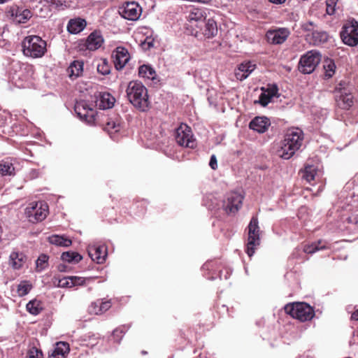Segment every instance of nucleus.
I'll return each instance as SVG.
<instances>
[{"instance_id": "obj_21", "label": "nucleus", "mask_w": 358, "mask_h": 358, "mask_svg": "<svg viewBox=\"0 0 358 358\" xmlns=\"http://www.w3.org/2000/svg\"><path fill=\"white\" fill-rule=\"evenodd\" d=\"M70 351L69 343L66 342H58L56 343L52 352L48 358H66Z\"/></svg>"}, {"instance_id": "obj_51", "label": "nucleus", "mask_w": 358, "mask_h": 358, "mask_svg": "<svg viewBox=\"0 0 358 358\" xmlns=\"http://www.w3.org/2000/svg\"><path fill=\"white\" fill-rule=\"evenodd\" d=\"M52 5H55L56 7H59L63 5V0H51L50 1Z\"/></svg>"}, {"instance_id": "obj_40", "label": "nucleus", "mask_w": 358, "mask_h": 358, "mask_svg": "<svg viewBox=\"0 0 358 358\" xmlns=\"http://www.w3.org/2000/svg\"><path fill=\"white\" fill-rule=\"evenodd\" d=\"M316 173V169L313 166L308 165L304 169L303 178L308 182H310L314 180Z\"/></svg>"}, {"instance_id": "obj_2", "label": "nucleus", "mask_w": 358, "mask_h": 358, "mask_svg": "<svg viewBox=\"0 0 358 358\" xmlns=\"http://www.w3.org/2000/svg\"><path fill=\"white\" fill-rule=\"evenodd\" d=\"M303 139V131L296 128L287 131L279 151L280 156L285 159H289L301 146Z\"/></svg>"}, {"instance_id": "obj_18", "label": "nucleus", "mask_w": 358, "mask_h": 358, "mask_svg": "<svg viewBox=\"0 0 358 358\" xmlns=\"http://www.w3.org/2000/svg\"><path fill=\"white\" fill-rule=\"evenodd\" d=\"M111 306L110 299H99L91 303L90 311L95 315H101L109 310Z\"/></svg>"}, {"instance_id": "obj_30", "label": "nucleus", "mask_w": 358, "mask_h": 358, "mask_svg": "<svg viewBox=\"0 0 358 358\" xmlns=\"http://www.w3.org/2000/svg\"><path fill=\"white\" fill-rule=\"evenodd\" d=\"M327 248V247L325 243L322 241L320 240L317 242L312 243L311 244L304 245L303 250L305 253L313 254L318 250Z\"/></svg>"}, {"instance_id": "obj_19", "label": "nucleus", "mask_w": 358, "mask_h": 358, "mask_svg": "<svg viewBox=\"0 0 358 358\" xmlns=\"http://www.w3.org/2000/svg\"><path fill=\"white\" fill-rule=\"evenodd\" d=\"M256 65L250 62H243L235 71V76L241 81L245 80L255 69Z\"/></svg>"}, {"instance_id": "obj_48", "label": "nucleus", "mask_w": 358, "mask_h": 358, "mask_svg": "<svg viewBox=\"0 0 358 358\" xmlns=\"http://www.w3.org/2000/svg\"><path fill=\"white\" fill-rule=\"evenodd\" d=\"M124 334V331L123 328H117L113 331V336L115 339L120 341L122 338Z\"/></svg>"}, {"instance_id": "obj_46", "label": "nucleus", "mask_w": 358, "mask_h": 358, "mask_svg": "<svg viewBox=\"0 0 358 358\" xmlns=\"http://www.w3.org/2000/svg\"><path fill=\"white\" fill-rule=\"evenodd\" d=\"M264 91L271 97L273 98L275 96L278 92V88L277 85H273L272 86H270L266 90L264 89Z\"/></svg>"}, {"instance_id": "obj_26", "label": "nucleus", "mask_w": 358, "mask_h": 358, "mask_svg": "<svg viewBox=\"0 0 358 358\" xmlns=\"http://www.w3.org/2000/svg\"><path fill=\"white\" fill-rule=\"evenodd\" d=\"M115 98L109 93H103L99 96V107L101 109H108L113 106L115 103Z\"/></svg>"}, {"instance_id": "obj_4", "label": "nucleus", "mask_w": 358, "mask_h": 358, "mask_svg": "<svg viewBox=\"0 0 358 358\" xmlns=\"http://www.w3.org/2000/svg\"><path fill=\"white\" fill-rule=\"evenodd\" d=\"M284 310L287 314L301 322L309 321L315 316L313 308L304 302L287 303L285 306Z\"/></svg>"}, {"instance_id": "obj_7", "label": "nucleus", "mask_w": 358, "mask_h": 358, "mask_svg": "<svg viewBox=\"0 0 358 358\" xmlns=\"http://www.w3.org/2000/svg\"><path fill=\"white\" fill-rule=\"evenodd\" d=\"M345 85V83H340L334 93L337 106L341 109L349 110L354 103L353 96Z\"/></svg>"}, {"instance_id": "obj_49", "label": "nucleus", "mask_w": 358, "mask_h": 358, "mask_svg": "<svg viewBox=\"0 0 358 358\" xmlns=\"http://www.w3.org/2000/svg\"><path fill=\"white\" fill-rule=\"evenodd\" d=\"M71 281L73 282V287L77 285H82L85 283V279L82 277L71 276Z\"/></svg>"}, {"instance_id": "obj_27", "label": "nucleus", "mask_w": 358, "mask_h": 358, "mask_svg": "<svg viewBox=\"0 0 358 358\" xmlns=\"http://www.w3.org/2000/svg\"><path fill=\"white\" fill-rule=\"evenodd\" d=\"M206 18V12L201 8L198 7H192L188 14L187 20L189 22L195 21H202Z\"/></svg>"}, {"instance_id": "obj_41", "label": "nucleus", "mask_w": 358, "mask_h": 358, "mask_svg": "<svg viewBox=\"0 0 358 358\" xmlns=\"http://www.w3.org/2000/svg\"><path fill=\"white\" fill-rule=\"evenodd\" d=\"M48 256L44 254L41 255L36 260V270L41 271L44 270L48 265Z\"/></svg>"}, {"instance_id": "obj_32", "label": "nucleus", "mask_w": 358, "mask_h": 358, "mask_svg": "<svg viewBox=\"0 0 358 358\" xmlns=\"http://www.w3.org/2000/svg\"><path fill=\"white\" fill-rule=\"evenodd\" d=\"M49 241L51 244L63 247H69L72 243L71 239L59 235H52L50 236Z\"/></svg>"}, {"instance_id": "obj_44", "label": "nucleus", "mask_w": 358, "mask_h": 358, "mask_svg": "<svg viewBox=\"0 0 358 358\" xmlns=\"http://www.w3.org/2000/svg\"><path fill=\"white\" fill-rule=\"evenodd\" d=\"M59 287H73V282L71 281V276L65 277L59 280Z\"/></svg>"}, {"instance_id": "obj_13", "label": "nucleus", "mask_w": 358, "mask_h": 358, "mask_svg": "<svg viewBox=\"0 0 358 358\" xmlns=\"http://www.w3.org/2000/svg\"><path fill=\"white\" fill-rule=\"evenodd\" d=\"M120 15L128 20H137L141 15L142 8L139 4L135 1L126 2L119 8Z\"/></svg>"}, {"instance_id": "obj_16", "label": "nucleus", "mask_w": 358, "mask_h": 358, "mask_svg": "<svg viewBox=\"0 0 358 358\" xmlns=\"http://www.w3.org/2000/svg\"><path fill=\"white\" fill-rule=\"evenodd\" d=\"M103 41V38L101 33L94 31L87 36L84 45L87 50L94 51L102 45Z\"/></svg>"}, {"instance_id": "obj_50", "label": "nucleus", "mask_w": 358, "mask_h": 358, "mask_svg": "<svg viewBox=\"0 0 358 358\" xmlns=\"http://www.w3.org/2000/svg\"><path fill=\"white\" fill-rule=\"evenodd\" d=\"M209 166L213 170H216L217 169V158H216L215 155H213L210 157Z\"/></svg>"}, {"instance_id": "obj_14", "label": "nucleus", "mask_w": 358, "mask_h": 358, "mask_svg": "<svg viewBox=\"0 0 358 358\" xmlns=\"http://www.w3.org/2000/svg\"><path fill=\"white\" fill-rule=\"evenodd\" d=\"M290 31L287 28H279L277 29L268 30L266 37L269 43L280 45L283 43L289 37Z\"/></svg>"}, {"instance_id": "obj_29", "label": "nucleus", "mask_w": 358, "mask_h": 358, "mask_svg": "<svg viewBox=\"0 0 358 358\" xmlns=\"http://www.w3.org/2000/svg\"><path fill=\"white\" fill-rule=\"evenodd\" d=\"M217 33L216 22L213 19H208L206 23L203 34L206 38H213Z\"/></svg>"}, {"instance_id": "obj_53", "label": "nucleus", "mask_w": 358, "mask_h": 358, "mask_svg": "<svg viewBox=\"0 0 358 358\" xmlns=\"http://www.w3.org/2000/svg\"><path fill=\"white\" fill-rule=\"evenodd\" d=\"M212 0H192V2H197L203 4H209Z\"/></svg>"}, {"instance_id": "obj_36", "label": "nucleus", "mask_w": 358, "mask_h": 358, "mask_svg": "<svg viewBox=\"0 0 358 358\" xmlns=\"http://www.w3.org/2000/svg\"><path fill=\"white\" fill-rule=\"evenodd\" d=\"M61 258L69 263H78L82 259V256L78 252L69 251L63 252Z\"/></svg>"}, {"instance_id": "obj_35", "label": "nucleus", "mask_w": 358, "mask_h": 358, "mask_svg": "<svg viewBox=\"0 0 358 358\" xmlns=\"http://www.w3.org/2000/svg\"><path fill=\"white\" fill-rule=\"evenodd\" d=\"M121 124L118 120L108 118L104 125V129L108 133H115L120 131Z\"/></svg>"}, {"instance_id": "obj_38", "label": "nucleus", "mask_w": 358, "mask_h": 358, "mask_svg": "<svg viewBox=\"0 0 358 358\" xmlns=\"http://www.w3.org/2000/svg\"><path fill=\"white\" fill-rule=\"evenodd\" d=\"M32 289V284L28 280L21 281L17 287V293L19 296L27 295Z\"/></svg>"}, {"instance_id": "obj_34", "label": "nucleus", "mask_w": 358, "mask_h": 358, "mask_svg": "<svg viewBox=\"0 0 358 358\" xmlns=\"http://www.w3.org/2000/svg\"><path fill=\"white\" fill-rule=\"evenodd\" d=\"M26 308L27 311L34 315H38L43 310L41 301L37 299H34L29 301L26 306Z\"/></svg>"}, {"instance_id": "obj_12", "label": "nucleus", "mask_w": 358, "mask_h": 358, "mask_svg": "<svg viewBox=\"0 0 358 358\" xmlns=\"http://www.w3.org/2000/svg\"><path fill=\"white\" fill-rule=\"evenodd\" d=\"M243 196L236 192H231L226 195L222 207L227 213H236L242 206Z\"/></svg>"}, {"instance_id": "obj_37", "label": "nucleus", "mask_w": 358, "mask_h": 358, "mask_svg": "<svg viewBox=\"0 0 358 358\" xmlns=\"http://www.w3.org/2000/svg\"><path fill=\"white\" fill-rule=\"evenodd\" d=\"M96 69L99 73L106 76L110 73L111 66L106 59H101L99 60Z\"/></svg>"}, {"instance_id": "obj_9", "label": "nucleus", "mask_w": 358, "mask_h": 358, "mask_svg": "<svg viewBox=\"0 0 358 358\" xmlns=\"http://www.w3.org/2000/svg\"><path fill=\"white\" fill-rule=\"evenodd\" d=\"M320 55L319 52L310 50L302 55L299 63V70L300 72L308 74L311 73L320 62Z\"/></svg>"}, {"instance_id": "obj_43", "label": "nucleus", "mask_w": 358, "mask_h": 358, "mask_svg": "<svg viewBox=\"0 0 358 358\" xmlns=\"http://www.w3.org/2000/svg\"><path fill=\"white\" fill-rule=\"evenodd\" d=\"M338 0H326V12L328 15H333L336 10Z\"/></svg>"}, {"instance_id": "obj_45", "label": "nucleus", "mask_w": 358, "mask_h": 358, "mask_svg": "<svg viewBox=\"0 0 358 358\" xmlns=\"http://www.w3.org/2000/svg\"><path fill=\"white\" fill-rule=\"evenodd\" d=\"M29 358H43V353L36 348H32L28 353Z\"/></svg>"}, {"instance_id": "obj_10", "label": "nucleus", "mask_w": 358, "mask_h": 358, "mask_svg": "<svg viewBox=\"0 0 358 358\" xmlns=\"http://www.w3.org/2000/svg\"><path fill=\"white\" fill-rule=\"evenodd\" d=\"M74 110L80 120L85 121L90 124L94 123L96 110L86 101L80 100L76 101L74 106Z\"/></svg>"}, {"instance_id": "obj_6", "label": "nucleus", "mask_w": 358, "mask_h": 358, "mask_svg": "<svg viewBox=\"0 0 358 358\" xmlns=\"http://www.w3.org/2000/svg\"><path fill=\"white\" fill-rule=\"evenodd\" d=\"M49 213V207L44 201L32 202L25 209L29 221L36 223L44 220Z\"/></svg>"}, {"instance_id": "obj_5", "label": "nucleus", "mask_w": 358, "mask_h": 358, "mask_svg": "<svg viewBox=\"0 0 358 358\" xmlns=\"http://www.w3.org/2000/svg\"><path fill=\"white\" fill-rule=\"evenodd\" d=\"M248 228V243L245 252L251 257L255 252L257 246L260 245V228L257 216H252Z\"/></svg>"}, {"instance_id": "obj_56", "label": "nucleus", "mask_w": 358, "mask_h": 358, "mask_svg": "<svg viewBox=\"0 0 358 358\" xmlns=\"http://www.w3.org/2000/svg\"><path fill=\"white\" fill-rule=\"evenodd\" d=\"M8 0H0V3H3L6 2Z\"/></svg>"}, {"instance_id": "obj_23", "label": "nucleus", "mask_w": 358, "mask_h": 358, "mask_svg": "<svg viewBox=\"0 0 358 358\" xmlns=\"http://www.w3.org/2000/svg\"><path fill=\"white\" fill-rule=\"evenodd\" d=\"M306 37L310 44L319 45L327 42L329 36L326 31H315L312 32L311 35L308 34Z\"/></svg>"}, {"instance_id": "obj_42", "label": "nucleus", "mask_w": 358, "mask_h": 358, "mask_svg": "<svg viewBox=\"0 0 358 358\" xmlns=\"http://www.w3.org/2000/svg\"><path fill=\"white\" fill-rule=\"evenodd\" d=\"M262 90L263 92L259 95L258 101L255 103H259L261 106L265 107L271 102L272 98L264 91V87H262Z\"/></svg>"}, {"instance_id": "obj_22", "label": "nucleus", "mask_w": 358, "mask_h": 358, "mask_svg": "<svg viewBox=\"0 0 358 358\" xmlns=\"http://www.w3.org/2000/svg\"><path fill=\"white\" fill-rule=\"evenodd\" d=\"M87 22L83 18L71 19L67 24V30L71 34H78L85 28Z\"/></svg>"}, {"instance_id": "obj_1", "label": "nucleus", "mask_w": 358, "mask_h": 358, "mask_svg": "<svg viewBox=\"0 0 358 358\" xmlns=\"http://www.w3.org/2000/svg\"><path fill=\"white\" fill-rule=\"evenodd\" d=\"M127 97L129 102L138 110L147 111L150 108L148 90L142 83L131 80L126 89Z\"/></svg>"}, {"instance_id": "obj_17", "label": "nucleus", "mask_w": 358, "mask_h": 358, "mask_svg": "<svg viewBox=\"0 0 358 358\" xmlns=\"http://www.w3.org/2000/svg\"><path fill=\"white\" fill-rule=\"evenodd\" d=\"M88 255L92 259L98 264H102L105 262L107 256L106 248L101 245H91L89 246Z\"/></svg>"}, {"instance_id": "obj_20", "label": "nucleus", "mask_w": 358, "mask_h": 358, "mask_svg": "<svg viewBox=\"0 0 358 358\" xmlns=\"http://www.w3.org/2000/svg\"><path fill=\"white\" fill-rule=\"evenodd\" d=\"M269 119L266 117H256L249 124L250 129L258 133H264L270 126Z\"/></svg>"}, {"instance_id": "obj_39", "label": "nucleus", "mask_w": 358, "mask_h": 358, "mask_svg": "<svg viewBox=\"0 0 358 358\" xmlns=\"http://www.w3.org/2000/svg\"><path fill=\"white\" fill-rule=\"evenodd\" d=\"M324 75L327 78H331L335 73L336 65L332 59L326 60L324 64Z\"/></svg>"}, {"instance_id": "obj_11", "label": "nucleus", "mask_w": 358, "mask_h": 358, "mask_svg": "<svg viewBox=\"0 0 358 358\" xmlns=\"http://www.w3.org/2000/svg\"><path fill=\"white\" fill-rule=\"evenodd\" d=\"M176 141L178 145L193 148L195 141L191 128L186 124H181L176 130Z\"/></svg>"}, {"instance_id": "obj_54", "label": "nucleus", "mask_w": 358, "mask_h": 358, "mask_svg": "<svg viewBox=\"0 0 358 358\" xmlns=\"http://www.w3.org/2000/svg\"><path fill=\"white\" fill-rule=\"evenodd\" d=\"M351 320L358 321V309L352 313Z\"/></svg>"}, {"instance_id": "obj_52", "label": "nucleus", "mask_w": 358, "mask_h": 358, "mask_svg": "<svg viewBox=\"0 0 358 358\" xmlns=\"http://www.w3.org/2000/svg\"><path fill=\"white\" fill-rule=\"evenodd\" d=\"M30 175L31 178H36L38 177L39 172L37 170L32 169L30 172Z\"/></svg>"}, {"instance_id": "obj_28", "label": "nucleus", "mask_w": 358, "mask_h": 358, "mask_svg": "<svg viewBox=\"0 0 358 358\" xmlns=\"http://www.w3.org/2000/svg\"><path fill=\"white\" fill-rule=\"evenodd\" d=\"M83 62L81 61H73L68 68V72L71 78H78L81 76L83 71Z\"/></svg>"}, {"instance_id": "obj_15", "label": "nucleus", "mask_w": 358, "mask_h": 358, "mask_svg": "<svg viewBox=\"0 0 358 358\" xmlns=\"http://www.w3.org/2000/svg\"><path fill=\"white\" fill-rule=\"evenodd\" d=\"M115 68L122 70L130 59L129 53L127 48L119 46L112 53Z\"/></svg>"}, {"instance_id": "obj_3", "label": "nucleus", "mask_w": 358, "mask_h": 358, "mask_svg": "<svg viewBox=\"0 0 358 358\" xmlns=\"http://www.w3.org/2000/svg\"><path fill=\"white\" fill-rule=\"evenodd\" d=\"M22 48L24 56L34 59L41 58L47 52V43L38 36L30 35L23 39Z\"/></svg>"}, {"instance_id": "obj_8", "label": "nucleus", "mask_w": 358, "mask_h": 358, "mask_svg": "<svg viewBox=\"0 0 358 358\" xmlns=\"http://www.w3.org/2000/svg\"><path fill=\"white\" fill-rule=\"evenodd\" d=\"M343 42L349 46L358 45V22L355 20L345 23L340 33Z\"/></svg>"}, {"instance_id": "obj_33", "label": "nucleus", "mask_w": 358, "mask_h": 358, "mask_svg": "<svg viewBox=\"0 0 358 358\" xmlns=\"http://www.w3.org/2000/svg\"><path fill=\"white\" fill-rule=\"evenodd\" d=\"M138 76L143 78L153 80L156 76V73L150 66L144 64L139 67Z\"/></svg>"}, {"instance_id": "obj_47", "label": "nucleus", "mask_w": 358, "mask_h": 358, "mask_svg": "<svg viewBox=\"0 0 358 358\" xmlns=\"http://www.w3.org/2000/svg\"><path fill=\"white\" fill-rule=\"evenodd\" d=\"M314 27H315V24L313 22H307L302 24V25H301V29L303 31H310L311 33L313 31H315L313 30Z\"/></svg>"}, {"instance_id": "obj_24", "label": "nucleus", "mask_w": 358, "mask_h": 358, "mask_svg": "<svg viewBox=\"0 0 358 358\" xmlns=\"http://www.w3.org/2000/svg\"><path fill=\"white\" fill-rule=\"evenodd\" d=\"M27 260L22 252L13 251L10 255V264L14 269L21 268Z\"/></svg>"}, {"instance_id": "obj_31", "label": "nucleus", "mask_w": 358, "mask_h": 358, "mask_svg": "<svg viewBox=\"0 0 358 358\" xmlns=\"http://www.w3.org/2000/svg\"><path fill=\"white\" fill-rule=\"evenodd\" d=\"M0 175L1 176H14L15 167L10 161L0 162Z\"/></svg>"}, {"instance_id": "obj_25", "label": "nucleus", "mask_w": 358, "mask_h": 358, "mask_svg": "<svg viewBox=\"0 0 358 358\" xmlns=\"http://www.w3.org/2000/svg\"><path fill=\"white\" fill-rule=\"evenodd\" d=\"M32 12L30 10H22V8H18L15 11V13H13L12 15L14 17V21L19 24H24L32 17Z\"/></svg>"}, {"instance_id": "obj_55", "label": "nucleus", "mask_w": 358, "mask_h": 358, "mask_svg": "<svg viewBox=\"0 0 358 358\" xmlns=\"http://www.w3.org/2000/svg\"><path fill=\"white\" fill-rule=\"evenodd\" d=\"M270 2L275 4H282L286 0H268Z\"/></svg>"}]
</instances>
